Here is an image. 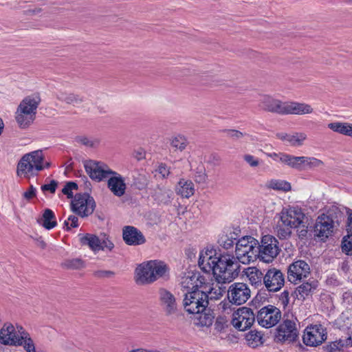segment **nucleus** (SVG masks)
Here are the masks:
<instances>
[{
    "label": "nucleus",
    "mask_w": 352,
    "mask_h": 352,
    "mask_svg": "<svg viewBox=\"0 0 352 352\" xmlns=\"http://www.w3.org/2000/svg\"><path fill=\"white\" fill-rule=\"evenodd\" d=\"M327 339L326 329L321 324L307 327L304 332L302 340L305 344L316 346L321 344Z\"/></svg>",
    "instance_id": "obj_16"
},
{
    "label": "nucleus",
    "mask_w": 352,
    "mask_h": 352,
    "mask_svg": "<svg viewBox=\"0 0 352 352\" xmlns=\"http://www.w3.org/2000/svg\"><path fill=\"white\" fill-rule=\"evenodd\" d=\"M40 102V96L38 94H33L25 97L20 102L15 116L20 128L25 129L34 122Z\"/></svg>",
    "instance_id": "obj_4"
},
{
    "label": "nucleus",
    "mask_w": 352,
    "mask_h": 352,
    "mask_svg": "<svg viewBox=\"0 0 352 352\" xmlns=\"http://www.w3.org/2000/svg\"><path fill=\"white\" fill-rule=\"evenodd\" d=\"M56 97L59 101L74 106L80 104L84 101L83 98L80 95L62 91L57 92Z\"/></svg>",
    "instance_id": "obj_30"
},
{
    "label": "nucleus",
    "mask_w": 352,
    "mask_h": 352,
    "mask_svg": "<svg viewBox=\"0 0 352 352\" xmlns=\"http://www.w3.org/2000/svg\"><path fill=\"white\" fill-rule=\"evenodd\" d=\"M246 275L252 285L258 287L264 285L265 275L259 269L256 267H248L246 271Z\"/></svg>",
    "instance_id": "obj_31"
},
{
    "label": "nucleus",
    "mask_w": 352,
    "mask_h": 352,
    "mask_svg": "<svg viewBox=\"0 0 352 352\" xmlns=\"http://www.w3.org/2000/svg\"><path fill=\"white\" fill-rule=\"evenodd\" d=\"M107 188L113 195L118 197L123 196L126 190L124 178L120 174L112 170L108 177Z\"/></svg>",
    "instance_id": "obj_21"
},
{
    "label": "nucleus",
    "mask_w": 352,
    "mask_h": 352,
    "mask_svg": "<svg viewBox=\"0 0 352 352\" xmlns=\"http://www.w3.org/2000/svg\"><path fill=\"white\" fill-rule=\"evenodd\" d=\"M14 335L13 336L16 339L24 338L25 336L30 335L21 325L16 324L14 327Z\"/></svg>",
    "instance_id": "obj_51"
},
{
    "label": "nucleus",
    "mask_w": 352,
    "mask_h": 352,
    "mask_svg": "<svg viewBox=\"0 0 352 352\" xmlns=\"http://www.w3.org/2000/svg\"><path fill=\"white\" fill-rule=\"evenodd\" d=\"M258 242L254 238L246 236L236 243L235 254L238 261L243 264H249L256 260L258 255Z\"/></svg>",
    "instance_id": "obj_6"
},
{
    "label": "nucleus",
    "mask_w": 352,
    "mask_h": 352,
    "mask_svg": "<svg viewBox=\"0 0 352 352\" xmlns=\"http://www.w3.org/2000/svg\"><path fill=\"white\" fill-rule=\"evenodd\" d=\"M168 271V267L164 262L151 260L136 267L135 280L138 285L151 284L163 277Z\"/></svg>",
    "instance_id": "obj_3"
},
{
    "label": "nucleus",
    "mask_w": 352,
    "mask_h": 352,
    "mask_svg": "<svg viewBox=\"0 0 352 352\" xmlns=\"http://www.w3.org/2000/svg\"><path fill=\"white\" fill-rule=\"evenodd\" d=\"M342 250L346 254L352 255V233H347V235L343 238Z\"/></svg>",
    "instance_id": "obj_43"
},
{
    "label": "nucleus",
    "mask_w": 352,
    "mask_h": 352,
    "mask_svg": "<svg viewBox=\"0 0 352 352\" xmlns=\"http://www.w3.org/2000/svg\"><path fill=\"white\" fill-rule=\"evenodd\" d=\"M78 219L76 216L70 215L67 220L65 221L64 225L66 227V230H69L71 228H77L78 226Z\"/></svg>",
    "instance_id": "obj_48"
},
{
    "label": "nucleus",
    "mask_w": 352,
    "mask_h": 352,
    "mask_svg": "<svg viewBox=\"0 0 352 352\" xmlns=\"http://www.w3.org/2000/svg\"><path fill=\"white\" fill-rule=\"evenodd\" d=\"M41 165L42 166L41 171L45 168H49L51 166V163L50 162L45 161V156L43 153L42 152V160L41 162Z\"/></svg>",
    "instance_id": "obj_63"
},
{
    "label": "nucleus",
    "mask_w": 352,
    "mask_h": 352,
    "mask_svg": "<svg viewBox=\"0 0 352 352\" xmlns=\"http://www.w3.org/2000/svg\"><path fill=\"white\" fill-rule=\"evenodd\" d=\"M225 133L228 138L233 140H239L244 136V134L242 132L234 129H227L225 131Z\"/></svg>",
    "instance_id": "obj_52"
},
{
    "label": "nucleus",
    "mask_w": 352,
    "mask_h": 352,
    "mask_svg": "<svg viewBox=\"0 0 352 352\" xmlns=\"http://www.w3.org/2000/svg\"><path fill=\"white\" fill-rule=\"evenodd\" d=\"M314 111L311 105L293 101H286L285 115L294 114L302 116L306 114H311Z\"/></svg>",
    "instance_id": "obj_26"
},
{
    "label": "nucleus",
    "mask_w": 352,
    "mask_h": 352,
    "mask_svg": "<svg viewBox=\"0 0 352 352\" xmlns=\"http://www.w3.org/2000/svg\"><path fill=\"white\" fill-rule=\"evenodd\" d=\"M214 328L218 331H221L224 328V322L223 318H217L215 323Z\"/></svg>",
    "instance_id": "obj_60"
},
{
    "label": "nucleus",
    "mask_w": 352,
    "mask_h": 352,
    "mask_svg": "<svg viewBox=\"0 0 352 352\" xmlns=\"http://www.w3.org/2000/svg\"><path fill=\"white\" fill-rule=\"evenodd\" d=\"M296 323L292 320H284L276 328L274 340L277 343L293 342L298 337Z\"/></svg>",
    "instance_id": "obj_10"
},
{
    "label": "nucleus",
    "mask_w": 352,
    "mask_h": 352,
    "mask_svg": "<svg viewBox=\"0 0 352 352\" xmlns=\"http://www.w3.org/2000/svg\"><path fill=\"white\" fill-rule=\"evenodd\" d=\"M78 189V185L75 182H67L64 188L62 189V192L64 195H66L68 198L73 197V190H77Z\"/></svg>",
    "instance_id": "obj_46"
},
{
    "label": "nucleus",
    "mask_w": 352,
    "mask_h": 352,
    "mask_svg": "<svg viewBox=\"0 0 352 352\" xmlns=\"http://www.w3.org/2000/svg\"><path fill=\"white\" fill-rule=\"evenodd\" d=\"M65 266L69 269H81L84 267V262L80 258H74L66 261L64 263Z\"/></svg>",
    "instance_id": "obj_44"
},
{
    "label": "nucleus",
    "mask_w": 352,
    "mask_h": 352,
    "mask_svg": "<svg viewBox=\"0 0 352 352\" xmlns=\"http://www.w3.org/2000/svg\"><path fill=\"white\" fill-rule=\"evenodd\" d=\"M101 248L100 250H108L109 252H111L114 248V244L109 239V236H107L106 234H103L102 236H101Z\"/></svg>",
    "instance_id": "obj_45"
},
{
    "label": "nucleus",
    "mask_w": 352,
    "mask_h": 352,
    "mask_svg": "<svg viewBox=\"0 0 352 352\" xmlns=\"http://www.w3.org/2000/svg\"><path fill=\"white\" fill-rule=\"evenodd\" d=\"M192 318L193 324L198 327H210L214 318V315L212 310L208 307L202 308L197 312H195Z\"/></svg>",
    "instance_id": "obj_24"
},
{
    "label": "nucleus",
    "mask_w": 352,
    "mask_h": 352,
    "mask_svg": "<svg viewBox=\"0 0 352 352\" xmlns=\"http://www.w3.org/2000/svg\"><path fill=\"white\" fill-rule=\"evenodd\" d=\"M346 346H352V336H349L346 339Z\"/></svg>",
    "instance_id": "obj_64"
},
{
    "label": "nucleus",
    "mask_w": 352,
    "mask_h": 352,
    "mask_svg": "<svg viewBox=\"0 0 352 352\" xmlns=\"http://www.w3.org/2000/svg\"><path fill=\"white\" fill-rule=\"evenodd\" d=\"M259 107L261 109L267 112L285 115L286 102L266 95L263 96L260 100Z\"/></svg>",
    "instance_id": "obj_22"
},
{
    "label": "nucleus",
    "mask_w": 352,
    "mask_h": 352,
    "mask_svg": "<svg viewBox=\"0 0 352 352\" xmlns=\"http://www.w3.org/2000/svg\"><path fill=\"white\" fill-rule=\"evenodd\" d=\"M157 171L164 178L168 177L170 174V168L166 164L163 163L158 166Z\"/></svg>",
    "instance_id": "obj_56"
},
{
    "label": "nucleus",
    "mask_w": 352,
    "mask_h": 352,
    "mask_svg": "<svg viewBox=\"0 0 352 352\" xmlns=\"http://www.w3.org/2000/svg\"><path fill=\"white\" fill-rule=\"evenodd\" d=\"M289 293L287 290H285L284 292H283L280 294L279 300H280V302L283 306H286L289 303Z\"/></svg>",
    "instance_id": "obj_58"
},
{
    "label": "nucleus",
    "mask_w": 352,
    "mask_h": 352,
    "mask_svg": "<svg viewBox=\"0 0 352 352\" xmlns=\"http://www.w3.org/2000/svg\"><path fill=\"white\" fill-rule=\"evenodd\" d=\"M338 214L342 215L340 212L336 209L329 211L327 214H323L319 216L314 226L315 235L321 238L322 240L331 235L336 223L338 226L339 225V220L334 219V215L338 217Z\"/></svg>",
    "instance_id": "obj_7"
},
{
    "label": "nucleus",
    "mask_w": 352,
    "mask_h": 352,
    "mask_svg": "<svg viewBox=\"0 0 352 352\" xmlns=\"http://www.w3.org/2000/svg\"><path fill=\"white\" fill-rule=\"evenodd\" d=\"M267 186L269 188L284 192L289 191L291 189V185L289 182L278 179H271L267 182Z\"/></svg>",
    "instance_id": "obj_39"
},
{
    "label": "nucleus",
    "mask_w": 352,
    "mask_h": 352,
    "mask_svg": "<svg viewBox=\"0 0 352 352\" xmlns=\"http://www.w3.org/2000/svg\"><path fill=\"white\" fill-rule=\"evenodd\" d=\"M316 285L314 282H306L299 285L295 291L296 298L298 299H305L306 297L311 295L315 290Z\"/></svg>",
    "instance_id": "obj_33"
},
{
    "label": "nucleus",
    "mask_w": 352,
    "mask_h": 352,
    "mask_svg": "<svg viewBox=\"0 0 352 352\" xmlns=\"http://www.w3.org/2000/svg\"><path fill=\"white\" fill-rule=\"evenodd\" d=\"M289 134L290 133H278L276 134V137L279 140L287 142V141L289 140Z\"/></svg>",
    "instance_id": "obj_62"
},
{
    "label": "nucleus",
    "mask_w": 352,
    "mask_h": 352,
    "mask_svg": "<svg viewBox=\"0 0 352 352\" xmlns=\"http://www.w3.org/2000/svg\"><path fill=\"white\" fill-rule=\"evenodd\" d=\"M42 11V9L40 8H35L34 9H28L27 10L24 11V14L25 15L32 16V15H36L41 13Z\"/></svg>",
    "instance_id": "obj_61"
},
{
    "label": "nucleus",
    "mask_w": 352,
    "mask_h": 352,
    "mask_svg": "<svg viewBox=\"0 0 352 352\" xmlns=\"http://www.w3.org/2000/svg\"><path fill=\"white\" fill-rule=\"evenodd\" d=\"M195 185L191 180L181 179L176 187L177 195L184 198H189L195 193Z\"/></svg>",
    "instance_id": "obj_29"
},
{
    "label": "nucleus",
    "mask_w": 352,
    "mask_h": 352,
    "mask_svg": "<svg viewBox=\"0 0 352 352\" xmlns=\"http://www.w3.org/2000/svg\"><path fill=\"white\" fill-rule=\"evenodd\" d=\"M243 160L251 166L253 168L257 167L259 165V160L258 158L255 157L254 156L250 155V154H245L243 156Z\"/></svg>",
    "instance_id": "obj_50"
},
{
    "label": "nucleus",
    "mask_w": 352,
    "mask_h": 352,
    "mask_svg": "<svg viewBox=\"0 0 352 352\" xmlns=\"http://www.w3.org/2000/svg\"><path fill=\"white\" fill-rule=\"evenodd\" d=\"M101 237L96 235L87 234L80 238V242L83 245H88L90 249L94 252H98L101 248Z\"/></svg>",
    "instance_id": "obj_32"
},
{
    "label": "nucleus",
    "mask_w": 352,
    "mask_h": 352,
    "mask_svg": "<svg viewBox=\"0 0 352 352\" xmlns=\"http://www.w3.org/2000/svg\"><path fill=\"white\" fill-rule=\"evenodd\" d=\"M251 296V291L246 283H232L228 290V299L232 304L241 305L245 303Z\"/></svg>",
    "instance_id": "obj_14"
},
{
    "label": "nucleus",
    "mask_w": 352,
    "mask_h": 352,
    "mask_svg": "<svg viewBox=\"0 0 352 352\" xmlns=\"http://www.w3.org/2000/svg\"><path fill=\"white\" fill-rule=\"evenodd\" d=\"M13 346H21L25 352H38L36 349L35 342L30 335L16 339Z\"/></svg>",
    "instance_id": "obj_34"
},
{
    "label": "nucleus",
    "mask_w": 352,
    "mask_h": 352,
    "mask_svg": "<svg viewBox=\"0 0 352 352\" xmlns=\"http://www.w3.org/2000/svg\"><path fill=\"white\" fill-rule=\"evenodd\" d=\"M281 318V312L276 307L269 305L261 308L257 314L258 323L265 328L276 325Z\"/></svg>",
    "instance_id": "obj_13"
},
{
    "label": "nucleus",
    "mask_w": 352,
    "mask_h": 352,
    "mask_svg": "<svg viewBox=\"0 0 352 352\" xmlns=\"http://www.w3.org/2000/svg\"><path fill=\"white\" fill-rule=\"evenodd\" d=\"M42 151L36 150L23 155L16 165V175L30 179L41 171Z\"/></svg>",
    "instance_id": "obj_5"
},
{
    "label": "nucleus",
    "mask_w": 352,
    "mask_h": 352,
    "mask_svg": "<svg viewBox=\"0 0 352 352\" xmlns=\"http://www.w3.org/2000/svg\"><path fill=\"white\" fill-rule=\"evenodd\" d=\"M198 265L206 273L212 272L215 280L223 283L232 282L240 272V265L233 256L223 254L219 257L213 256L212 250L201 252Z\"/></svg>",
    "instance_id": "obj_1"
},
{
    "label": "nucleus",
    "mask_w": 352,
    "mask_h": 352,
    "mask_svg": "<svg viewBox=\"0 0 352 352\" xmlns=\"http://www.w3.org/2000/svg\"><path fill=\"white\" fill-rule=\"evenodd\" d=\"M344 346H346V340H342L340 339L339 342H334L331 343L327 347V351L328 352H337Z\"/></svg>",
    "instance_id": "obj_47"
},
{
    "label": "nucleus",
    "mask_w": 352,
    "mask_h": 352,
    "mask_svg": "<svg viewBox=\"0 0 352 352\" xmlns=\"http://www.w3.org/2000/svg\"><path fill=\"white\" fill-rule=\"evenodd\" d=\"M278 241L272 235L262 237L261 245L258 244L257 257L265 263L272 262L279 253Z\"/></svg>",
    "instance_id": "obj_9"
},
{
    "label": "nucleus",
    "mask_w": 352,
    "mask_h": 352,
    "mask_svg": "<svg viewBox=\"0 0 352 352\" xmlns=\"http://www.w3.org/2000/svg\"><path fill=\"white\" fill-rule=\"evenodd\" d=\"M94 275L98 278H112L115 272L111 270H97L94 272Z\"/></svg>",
    "instance_id": "obj_49"
},
{
    "label": "nucleus",
    "mask_w": 352,
    "mask_h": 352,
    "mask_svg": "<svg viewBox=\"0 0 352 352\" xmlns=\"http://www.w3.org/2000/svg\"><path fill=\"white\" fill-rule=\"evenodd\" d=\"M347 219L346 222V230L347 233H352V210L346 208Z\"/></svg>",
    "instance_id": "obj_55"
},
{
    "label": "nucleus",
    "mask_w": 352,
    "mask_h": 352,
    "mask_svg": "<svg viewBox=\"0 0 352 352\" xmlns=\"http://www.w3.org/2000/svg\"><path fill=\"white\" fill-rule=\"evenodd\" d=\"M245 339L248 344L252 348L261 346L264 342L263 334L257 331H250L246 334Z\"/></svg>",
    "instance_id": "obj_36"
},
{
    "label": "nucleus",
    "mask_w": 352,
    "mask_h": 352,
    "mask_svg": "<svg viewBox=\"0 0 352 352\" xmlns=\"http://www.w3.org/2000/svg\"><path fill=\"white\" fill-rule=\"evenodd\" d=\"M36 195V189L32 185L23 193V197L27 201H30Z\"/></svg>",
    "instance_id": "obj_53"
},
{
    "label": "nucleus",
    "mask_w": 352,
    "mask_h": 352,
    "mask_svg": "<svg viewBox=\"0 0 352 352\" xmlns=\"http://www.w3.org/2000/svg\"><path fill=\"white\" fill-rule=\"evenodd\" d=\"M216 282V283H208L206 280V283L204 285L202 292H206V294L208 296V299H219L223 296V294L225 292V287L219 286V284H220V283H219L217 280ZM221 284L223 283H221Z\"/></svg>",
    "instance_id": "obj_28"
},
{
    "label": "nucleus",
    "mask_w": 352,
    "mask_h": 352,
    "mask_svg": "<svg viewBox=\"0 0 352 352\" xmlns=\"http://www.w3.org/2000/svg\"><path fill=\"white\" fill-rule=\"evenodd\" d=\"M311 273L310 266L303 260H297L291 263L287 267V278L292 283H296L306 278Z\"/></svg>",
    "instance_id": "obj_17"
},
{
    "label": "nucleus",
    "mask_w": 352,
    "mask_h": 352,
    "mask_svg": "<svg viewBox=\"0 0 352 352\" xmlns=\"http://www.w3.org/2000/svg\"><path fill=\"white\" fill-rule=\"evenodd\" d=\"M58 186V182L55 180H52L50 184H44L41 186V190L45 191H50L51 193H54Z\"/></svg>",
    "instance_id": "obj_54"
},
{
    "label": "nucleus",
    "mask_w": 352,
    "mask_h": 352,
    "mask_svg": "<svg viewBox=\"0 0 352 352\" xmlns=\"http://www.w3.org/2000/svg\"><path fill=\"white\" fill-rule=\"evenodd\" d=\"M207 175L204 170H197L195 175V182L197 183H204L206 182Z\"/></svg>",
    "instance_id": "obj_57"
},
{
    "label": "nucleus",
    "mask_w": 352,
    "mask_h": 352,
    "mask_svg": "<svg viewBox=\"0 0 352 352\" xmlns=\"http://www.w3.org/2000/svg\"><path fill=\"white\" fill-rule=\"evenodd\" d=\"M267 155L274 161L281 162L292 168L294 155L285 153H272L267 154Z\"/></svg>",
    "instance_id": "obj_38"
},
{
    "label": "nucleus",
    "mask_w": 352,
    "mask_h": 352,
    "mask_svg": "<svg viewBox=\"0 0 352 352\" xmlns=\"http://www.w3.org/2000/svg\"><path fill=\"white\" fill-rule=\"evenodd\" d=\"M96 208L93 197L89 194H76L71 203V208L74 212L81 217L91 214Z\"/></svg>",
    "instance_id": "obj_11"
},
{
    "label": "nucleus",
    "mask_w": 352,
    "mask_h": 352,
    "mask_svg": "<svg viewBox=\"0 0 352 352\" xmlns=\"http://www.w3.org/2000/svg\"><path fill=\"white\" fill-rule=\"evenodd\" d=\"M76 142L88 148H96L100 144V140L97 138H89L86 136H78Z\"/></svg>",
    "instance_id": "obj_41"
},
{
    "label": "nucleus",
    "mask_w": 352,
    "mask_h": 352,
    "mask_svg": "<svg viewBox=\"0 0 352 352\" xmlns=\"http://www.w3.org/2000/svg\"><path fill=\"white\" fill-rule=\"evenodd\" d=\"M160 305L166 316H176L178 312L177 303L174 295L165 289L159 291Z\"/></svg>",
    "instance_id": "obj_19"
},
{
    "label": "nucleus",
    "mask_w": 352,
    "mask_h": 352,
    "mask_svg": "<svg viewBox=\"0 0 352 352\" xmlns=\"http://www.w3.org/2000/svg\"><path fill=\"white\" fill-rule=\"evenodd\" d=\"M83 164L86 173L89 177L97 182L108 178L112 171L107 164L100 162L89 160H85Z\"/></svg>",
    "instance_id": "obj_15"
},
{
    "label": "nucleus",
    "mask_w": 352,
    "mask_h": 352,
    "mask_svg": "<svg viewBox=\"0 0 352 352\" xmlns=\"http://www.w3.org/2000/svg\"><path fill=\"white\" fill-rule=\"evenodd\" d=\"M206 280L207 278L200 273L188 272L182 276L181 286L188 292L199 290V287L203 289Z\"/></svg>",
    "instance_id": "obj_20"
},
{
    "label": "nucleus",
    "mask_w": 352,
    "mask_h": 352,
    "mask_svg": "<svg viewBox=\"0 0 352 352\" xmlns=\"http://www.w3.org/2000/svg\"><path fill=\"white\" fill-rule=\"evenodd\" d=\"M306 139L307 135L305 133H290L287 142L292 146H300Z\"/></svg>",
    "instance_id": "obj_40"
},
{
    "label": "nucleus",
    "mask_w": 352,
    "mask_h": 352,
    "mask_svg": "<svg viewBox=\"0 0 352 352\" xmlns=\"http://www.w3.org/2000/svg\"><path fill=\"white\" fill-rule=\"evenodd\" d=\"M188 144V141L184 136L178 135L174 137L170 142V145L175 150L184 151Z\"/></svg>",
    "instance_id": "obj_42"
},
{
    "label": "nucleus",
    "mask_w": 352,
    "mask_h": 352,
    "mask_svg": "<svg viewBox=\"0 0 352 352\" xmlns=\"http://www.w3.org/2000/svg\"><path fill=\"white\" fill-rule=\"evenodd\" d=\"M328 128L334 132L344 135L350 136L352 128V124L348 122H331L327 125Z\"/></svg>",
    "instance_id": "obj_35"
},
{
    "label": "nucleus",
    "mask_w": 352,
    "mask_h": 352,
    "mask_svg": "<svg viewBox=\"0 0 352 352\" xmlns=\"http://www.w3.org/2000/svg\"><path fill=\"white\" fill-rule=\"evenodd\" d=\"M255 320V314L252 309L243 307L233 313L231 323L238 330L245 331L252 327Z\"/></svg>",
    "instance_id": "obj_12"
},
{
    "label": "nucleus",
    "mask_w": 352,
    "mask_h": 352,
    "mask_svg": "<svg viewBox=\"0 0 352 352\" xmlns=\"http://www.w3.org/2000/svg\"><path fill=\"white\" fill-rule=\"evenodd\" d=\"M123 241L128 245H140L146 242L143 234L136 228L126 226L122 228Z\"/></svg>",
    "instance_id": "obj_23"
},
{
    "label": "nucleus",
    "mask_w": 352,
    "mask_h": 352,
    "mask_svg": "<svg viewBox=\"0 0 352 352\" xmlns=\"http://www.w3.org/2000/svg\"><path fill=\"white\" fill-rule=\"evenodd\" d=\"M14 326L10 322H6L0 330V342L4 345L13 346L16 338L14 335Z\"/></svg>",
    "instance_id": "obj_27"
},
{
    "label": "nucleus",
    "mask_w": 352,
    "mask_h": 352,
    "mask_svg": "<svg viewBox=\"0 0 352 352\" xmlns=\"http://www.w3.org/2000/svg\"><path fill=\"white\" fill-rule=\"evenodd\" d=\"M208 306V296L202 290L188 292L184 299V307L189 314H195Z\"/></svg>",
    "instance_id": "obj_8"
},
{
    "label": "nucleus",
    "mask_w": 352,
    "mask_h": 352,
    "mask_svg": "<svg viewBox=\"0 0 352 352\" xmlns=\"http://www.w3.org/2000/svg\"><path fill=\"white\" fill-rule=\"evenodd\" d=\"M309 225L308 217L300 208L289 206L282 210L275 230L279 239H286L291 236L292 230L296 229L298 238L305 239L309 232Z\"/></svg>",
    "instance_id": "obj_2"
},
{
    "label": "nucleus",
    "mask_w": 352,
    "mask_h": 352,
    "mask_svg": "<svg viewBox=\"0 0 352 352\" xmlns=\"http://www.w3.org/2000/svg\"><path fill=\"white\" fill-rule=\"evenodd\" d=\"M323 165L322 160L314 157L294 156L292 168L302 170L306 168L312 169Z\"/></svg>",
    "instance_id": "obj_25"
},
{
    "label": "nucleus",
    "mask_w": 352,
    "mask_h": 352,
    "mask_svg": "<svg viewBox=\"0 0 352 352\" xmlns=\"http://www.w3.org/2000/svg\"><path fill=\"white\" fill-rule=\"evenodd\" d=\"M285 284L283 273L276 268L269 269L264 278V285L269 292L279 291Z\"/></svg>",
    "instance_id": "obj_18"
},
{
    "label": "nucleus",
    "mask_w": 352,
    "mask_h": 352,
    "mask_svg": "<svg viewBox=\"0 0 352 352\" xmlns=\"http://www.w3.org/2000/svg\"><path fill=\"white\" fill-rule=\"evenodd\" d=\"M234 241L232 239L226 238L224 241H222L221 245L225 249H230L233 247Z\"/></svg>",
    "instance_id": "obj_59"
},
{
    "label": "nucleus",
    "mask_w": 352,
    "mask_h": 352,
    "mask_svg": "<svg viewBox=\"0 0 352 352\" xmlns=\"http://www.w3.org/2000/svg\"><path fill=\"white\" fill-rule=\"evenodd\" d=\"M40 223L47 230L54 228L57 225V223L54 212L50 209H45Z\"/></svg>",
    "instance_id": "obj_37"
}]
</instances>
